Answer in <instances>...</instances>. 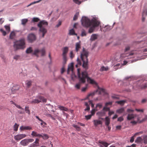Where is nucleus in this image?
<instances>
[{"label":"nucleus","mask_w":147,"mask_h":147,"mask_svg":"<svg viewBox=\"0 0 147 147\" xmlns=\"http://www.w3.org/2000/svg\"><path fill=\"white\" fill-rule=\"evenodd\" d=\"M92 116V115H85V117L86 119V120H88L90 119L91 118Z\"/></svg>","instance_id":"de8ad7c7"},{"label":"nucleus","mask_w":147,"mask_h":147,"mask_svg":"<svg viewBox=\"0 0 147 147\" xmlns=\"http://www.w3.org/2000/svg\"><path fill=\"white\" fill-rule=\"evenodd\" d=\"M15 32H11L10 35V38L11 39H13L15 37Z\"/></svg>","instance_id":"72a5a7b5"},{"label":"nucleus","mask_w":147,"mask_h":147,"mask_svg":"<svg viewBox=\"0 0 147 147\" xmlns=\"http://www.w3.org/2000/svg\"><path fill=\"white\" fill-rule=\"evenodd\" d=\"M0 57H1V59H3V61L5 62L6 61V58L5 57V56L3 55H0Z\"/></svg>","instance_id":"4d7b16f0"},{"label":"nucleus","mask_w":147,"mask_h":147,"mask_svg":"<svg viewBox=\"0 0 147 147\" xmlns=\"http://www.w3.org/2000/svg\"><path fill=\"white\" fill-rule=\"evenodd\" d=\"M73 64L72 63H71L70 65H68L67 71V74H69V72L71 71L73 73Z\"/></svg>","instance_id":"dca6fc26"},{"label":"nucleus","mask_w":147,"mask_h":147,"mask_svg":"<svg viewBox=\"0 0 147 147\" xmlns=\"http://www.w3.org/2000/svg\"><path fill=\"white\" fill-rule=\"evenodd\" d=\"M48 25V22L45 20L40 21L37 24V26L39 28V32L42 34V36L43 38L47 32L45 27Z\"/></svg>","instance_id":"20e7f679"},{"label":"nucleus","mask_w":147,"mask_h":147,"mask_svg":"<svg viewBox=\"0 0 147 147\" xmlns=\"http://www.w3.org/2000/svg\"><path fill=\"white\" fill-rule=\"evenodd\" d=\"M136 115L132 114H128L127 119L128 120H130L133 119L136 117Z\"/></svg>","instance_id":"2eb2a0df"},{"label":"nucleus","mask_w":147,"mask_h":147,"mask_svg":"<svg viewBox=\"0 0 147 147\" xmlns=\"http://www.w3.org/2000/svg\"><path fill=\"white\" fill-rule=\"evenodd\" d=\"M109 123L110 119L108 117H106L105 118V125L107 126H108Z\"/></svg>","instance_id":"7c9ffc66"},{"label":"nucleus","mask_w":147,"mask_h":147,"mask_svg":"<svg viewBox=\"0 0 147 147\" xmlns=\"http://www.w3.org/2000/svg\"><path fill=\"white\" fill-rule=\"evenodd\" d=\"M81 49V44L80 42H77L76 44L75 45V51L76 52H78L80 51Z\"/></svg>","instance_id":"4468645a"},{"label":"nucleus","mask_w":147,"mask_h":147,"mask_svg":"<svg viewBox=\"0 0 147 147\" xmlns=\"http://www.w3.org/2000/svg\"><path fill=\"white\" fill-rule=\"evenodd\" d=\"M96 114L99 116H101L104 114V113L100 111L97 112Z\"/></svg>","instance_id":"69168bd1"},{"label":"nucleus","mask_w":147,"mask_h":147,"mask_svg":"<svg viewBox=\"0 0 147 147\" xmlns=\"http://www.w3.org/2000/svg\"><path fill=\"white\" fill-rule=\"evenodd\" d=\"M5 27L6 30L9 32L10 31V28L9 26H5Z\"/></svg>","instance_id":"864d4df0"},{"label":"nucleus","mask_w":147,"mask_h":147,"mask_svg":"<svg viewBox=\"0 0 147 147\" xmlns=\"http://www.w3.org/2000/svg\"><path fill=\"white\" fill-rule=\"evenodd\" d=\"M88 52L83 47L82 51L80 52V57L83 62V67L87 69L88 68Z\"/></svg>","instance_id":"7ed1b4c3"},{"label":"nucleus","mask_w":147,"mask_h":147,"mask_svg":"<svg viewBox=\"0 0 147 147\" xmlns=\"http://www.w3.org/2000/svg\"><path fill=\"white\" fill-rule=\"evenodd\" d=\"M97 35L96 34H92L90 38V40L92 41H94L95 39H96L97 38Z\"/></svg>","instance_id":"5701e85b"},{"label":"nucleus","mask_w":147,"mask_h":147,"mask_svg":"<svg viewBox=\"0 0 147 147\" xmlns=\"http://www.w3.org/2000/svg\"><path fill=\"white\" fill-rule=\"evenodd\" d=\"M36 117L38 120L41 121V122L40 123V125H42L43 124H44L45 125H46L47 124L42 119H40L38 116H36Z\"/></svg>","instance_id":"bb28decb"},{"label":"nucleus","mask_w":147,"mask_h":147,"mask_svg":"<svg viewBox=\"0 0 147 147\" xmlns=\"http://www.w3.org/2000/svg\"><path fill=\"white\" fill-rule=\"evenodd\" d=\"M40 53L41 54V56H44L45 55V50L44 48H42L40 50H39L38 49H35L34 52L33 54L35 55L37 57H39L38 53Z\"/></svg>","instance_id":"423d86ee"},{"label":"nucleus","mask_w":147,"mask_h":147,"mask_svg":"<svg viewBox=\"0 0 147 147\" xmlns=\"http://www.w3.org/2000/svg\"><path fill=\"white\" fill-rule=\"evenodd\" d=\"M28 22V20L27 19H24L21 20L22 24L23 25H25Z\"/></svg>","instance_id":"cd10ccee"},{"label":"nucleus","mask_w":147,"mask_h":147,"mask_svg":"<svg viewBox=\"0 0 147 147\" xmlns=\"http://www.w3.org/2000/svg\"><path fill=\"white\" fill-rule=\"evenodd\" d=\"M125 111V109L124 108L122 107L121 108L117 109L116 110V112L118 113H123Z\"/></svg>","instance_id":"393cba45"},{"label":"nucleus","mask_w":147,"mask_h":147,"mask_svg":"<svg viewBox=\"0 0 147 147\" xmlns=\"http://www.w3.org/2000/svg\"><path fill=\"white\" fill-rule=\"evenodd\" d=\"M123 120V118L122 117H120L118 118L117 121L120 122L122 121Z\"/></svg>","instance_id":"052dcab7"},{"label":"nucleus","mask_w":147,"mask_h":147,"mask_svg":"<svg viewBox=\"0 0 147 147\" xmlns=\"http://www.w3.org/2000/svg\"><path fill=\"white\" fill-rule=\"evenodd\" d=\"M72 125L73 127L76 128L77 131H80V127L78 126L77 125L73 124Z\"/></svg>","instance_id":"ea45409f"},{"label":"nucleus","mask_w":147,"mask_h":147,"mask_svg":"<svg viewBox=\"0 0 147 147\" xmlns=\"http://www.w3.org/2000/svg\"><path fill=\"white\" fill-rule=\"evenodd\" d=\"M99 143L100 144L99 146L100 147H107L109 145L107 143L103 141L99 142Z\"/></svg>","instance_id":"f3484780"},{"label":"nucleus","mask_w":147,"mask_h":147,"mask_svg":"<svg viewBox=\"0 0 147 147\" xmlns=\"http://www.w3.org/2000/svg\"><path fill=\"white\" fill-rule=\"evenodd\" d=\"M61 110L67 111L68 110V109L63 106H59L58 107Z\"/></svg>","instance_id":"a878e982"},{"label":"nucleus","mask_w":147,"mask_h":147,"mask_svg":"<svg viewBox=\"0 0 147 147\" xmlns=\"http://www.w3.org/2000/svg\"><path fill=\"white\" fill-rule=\"evenodd\" d=\"M112 104V102H107L105 103V106L106 107L108 106L109 105H111Z\"/></svg>","instance_id":"680f3d73"},{"label":"nucleus","mask_w":147,"mask_h":147,"mask_svg":"<svg viewBox=\"0 0 147 147\" xmlns=\"http://www.w3.org/2000/svg\"><path fill=\"white\" fill-rule=\"evenodd\" d=\"M94 125L95 126H97L98 125L102 124V121H101L98 120H94L93 121Z\"/></svg>","instance_id":"a211bd4d"},{"label":"nucleus","mask_w":147,"mask_h":147,"mask_svg":"<svg viewBox=\"0 0 147 147\" xmlns=\"http://www.w3.org/2000/svg\"><path fill=\"white\" fill-rule=\"evenodd\" d=\"M29 107H26L25 108V111L26 113H28V115L30 114V111L29 110Z\"/></svg>","instance_id":"58836bf2"},{"label":"nucleus","mask_w":147,"mask_h":147,"mask_svg":"<svg viewBox=\"0 0 147 147\" xmlns=\"http://www.w3.org/2000/svg\"><path fill=\"white\" fill-rule=\"evenodd\" d=\"M69 34L70 35H76V34L75 33L74 30L73 29L70 30Z\"/></svg>","instance_id":"c9c22d12"},{"label":"nucleus","mask_w":147,"mask_h":147,"mask_svg":"<svg viewBox=\"0 0 147 147\" xmlns=\"http://www.w3.org/2000/svg\"><path fill=\"white\" fill-rule=\"evenodd\" d=\"M18 125H17L16 123L14 126V130L15 131H17L18 129Z\"/></svg>","instance_id":"a19ab883"},{"label":"nucleus","mask_w":147,"mask_h":147,"mask_svg":"<svg viewBox=\"0 0 147 147\" xmlns=\"http://www.w3.org/2000/svg\"><path fill=\"white\" fill-rule=\"evenodd\" d=\"M80 69L79 68L78 69L77 74L79 82L76 85L75 87L78 89L80 88V86L82 84L85 82V78L87 77L86 72L80 73Z\"/></svg>","instance_id":"f03ea898"},{"label":"nucleus","mask_w":147,"mask_h":147,"mask_svg":"<svg viewBox=\"0 0 147 147\" xmlns=\"http://www.w3.org/2000/svg\"><path fill=\"white\" fill-rule=\"evenodd\" d=\"M39 139L38 138H36L35 141L34 143L36 144L37 145H39Z\"/></svg>","instance_id":"774afa93"},{"label":"nucleus","mask_w":147,"mask_h":147,"mask_svg":"<svg viewBox=\"0 0 147 147\" xmlns=\"http://www.w3.org/2000/svg\"><path fill=\"white\" fill-rule=\"evenodd\" d=\"M134 54V53L132 52L130 53L129 54H125V53L122 54L121 55L120 57L121 59L125 58L126 57H129L133 56Z\"/></svg>","instance_id":"ddd939ff"},{"label":"nucleus","mask_w":147,"mask_h":147,"mask_svg":"<svg viewBox=\"0 0 147 147\" xmlns=\"http://www.w3.org/2000/svg\"><path fill=\"white\" fill-rule=\"evenodd\" d=\"M42 138L46 140L49 138V137L48 135L47 134H43Z\"/></svg>","instance_id":"c03bdc74"},{"label":"nucleus","mask_w":147,"mask_h":147,"mask_svg":"<svg viewBox=\"0 0 147 147\" xmlns=\"http://www.w3.org/2000/svg\"><path fill=\"white\" fill-rule=\"evenodd\" d=\"M143 139L141 137H138L135 141L136 143H142L143 141Z\"/></svg>","instance_id":"b1692460"},{"label":"nucleus","mask_w":147,"mask_h":147,"mask_svg":"<svg viewBox=\"0 0 147 147\" xmlns=\"http://www.w3.org/2000/svg\"><path fill=\"white\" fill-rule=\"evenodd\" d=\"M32 51V50L31 47H29L27 49L26 51V53L28 54L31 53Z\"/></svg>","instance_id":"473e14b6"},{"label":"nucleus","mask_w":147,"mask_h":147,"mask_svg":"<svg viewBox=\"0 0 147 147\" xmlns=\"http://www.w3.org/2000/svg\"><path fill=\"white\" fill-rule=\"evenodd\" d=\"M34 141V140L32 138L25 139L22 140L20 142V144L22 145L25 146L27 145L29 143L32 142Z\"/></svg>","instance_id":"1a4fd4ad"},{"label":"nucleus","mask_w":147,"mask_h":147,"mask_svg":"<svg viewBox=\"0 0 147 147\" xmlns=\"http://www.w3.org/2000/svg\"><path fill=\"white\" fill-rule=\"evenodd\" d=\"M106 107H104L103 109V110L109 111L110 110V108Z\"/></svg>","instance_id":"0e129e2a"},{"label":"nucleus","mask_w":147,"mask_h":147,"mask_svg":"<svg viewBox=\"0 0 147 147\" xmlns=\"http://www.w3.org/2000/svg\"><path fill=\"white\" fill-rule=\"evenodd\" d=\"M20 129L22 130H31L32 129V128L29 126H22L20 127Z\"/></svg>","instance_id":"aec40b11"},{"label":"nucleus","mask_w":147,"mask_h":147,"mask_svg":"<svg viewBox=\"0 0 147 147\" xmlns=\"http://www.w3.org/2000/svg\"><path fill=\"white\" fill-rule=\"evenodd\" d=\"M81 21L83 26L90 28L88 30V32L90 33L93 32L95 28L98 26L100 24V22L94 18L91 20L86 17H83Z\"/></svg>","instance_id":"f257e3e1"},{"label":"nucleus","mask_w":147,"mask_h":147,"mask_svg":"<svg viewBox=\"0 0 147 147\" xmlns=\"http://www.w3.org/2000/svg\"><path fill=\"white\" fill-rule=\"evenodd\" d=\"M20 58V56L19 55H15L13 57V59L16 60H18Z\"/></svg>","instance_id":"6e6d98bb"},{"label":"nucleus","mask_w":147,"mask_h":147,"mask_svg":"<svg viewBox=\"0 0 147 147\" xmlns=\"http://www.w3.org/2000/svg\"><path fill=\"white\" fill-rule=\"evenodd\" d=\"M125 101L124 100H120L119 101H117L116 102V103H117L118 104H120L121 106L124 105Z\"/></svg>","instance_id":"2f4dec72"},{"label":"nucleus","mask_w":147,"mask_h":147,"mask_svg":"<svg viewBox=\"0 0 147 147\" xmlns=\"http://www.w3.org/2000/svg\"><path fill=\"white\" fill-rule=\"evenodd\" d=\"M25 40L24 38H22L16 41L13 45V47L16 50L23 49L25 47Z\"/></svg>","instance_id":"39448f33"},{"label":"nucleus","mask_w":147,"mask_h":147,"mask_svg":"<svg viewBox=\"0 0 147 147\" xmlns=\"http://www.w3.org/2000/svg\"><path fill=\"white\" fill-rule=\"evenodd\" d=\"M130 47L129 46H126L124 50L125 52H126V51H129L130 49Z\"/></svg>","instance_id":"09e8293b"},{"label":"nucleus","mask_w":147,"mask_h":147,"mask_svg":"<svg viewBox=\"0 0 147 147\" xmlns=\"http://www.w3.org/2000/svg\"><path fill=\"white\" fill-rule=\"evenodd\" d=\"M27 38L28 42L32 43L36 40V37L33 33H30L28 36Z\"/></svg>","instance_id":"6e6552de"},{"label":"nucleus","mask_w":147,"mask_h":147,"mask_svg":"<svg viewBox=\"0 0 147 147\" xmlns=\"http://www.w3.org/2000/svg\"><path fill=\"white\" fill-rule=\"evenodd\" d=\"M68 50L69 48L68 47H65L63 49V53L62 55L63 57L64 64H65L67 61V54L68 53Z\"/></svg>","instance_id":"0eeeda50"},{"label":"nucleus","mask_w":147,"mask_h":147,"mask_svg":"<svg viewBox=\"0 0 147 147\" xmlns=\"http://www.w3.org/2000/svg\"><path fill=\"white\" fill-rule=\"evenodd\" d=\"M144 14V16H146L147 15V10L145 9L143 10V12L142 13V16L143 14Z\"/></svg>","instance_id":"8fccbe9b"},{"label":"nucleus","mask_w":147,"mask_h":147,"mask_svg":"<svg viewBox=\"0 0 147 147\" xmlns=\"http://www.w3.org/2000/svg\"><path fill=\"white\" fill-rule=\"evenodd\" d=\"M26 84L27 86L29 87L31 85L32 82L31 81H28Z\"/></svg>","instance_id":"603ef678"},{"label":"nucleus","mask_w":147,"mask_h":147,"mask_svg":"<svg viewBox=\"0 0 147 147\" xmlns=\"http://www.w3.org/2000/svg\"><path fill=\"white\" fill-rule=\"evenodd\" d=\"M85 105L86 106V108L85 109V111H88L90 110V107L88 103L87 102H85Z\"/></svg>","instance_id":"c756f323"},{"label":"nucleus","mask_w":147,"mask_h":147,"mask_svg":"<svg viewBox=\"0 0 147 147\" xmlns=\"http://www.w3.org/2000/svg\"><path fill=\"white\" fill-rule=\"evenodd\" d=\"M73 1L76 4L80 5L81 3V2L78 0H73Z\"/></svg>","instance_id":"3c124183"},{"label":"nucleus","mask_w":147,"mask_h":147,"mask_svg":"<svg viewBox=\"0 0 147 147\" xmlns=\"http://www.w3.org/2000/svg\"><path fill=\"white\" fill-rule=\"evenodd\" d=\"M105 92V90L104 89L100 88L99 87H98L97 90L96 91V92H98L99 94H101L102 92Z\"/></svg>","instance_id":"4be33fe9"},{"label":"nucleus","mask_w":147,"mask_h":147,"mask_svg":"<svg viewBox=\"0 0 147 147\" xmlns=\"http://www.w3.org/2000/svg\"><path fill=\"white\" fill-rule=\"evenodd\" d=\"M39 100L37 99H35L34 100L31 102L32 103H39L40 102H45L47 101V99L44 98L43 97L41 96H40L38 98Z\"/></svg>","instance_id":"9d476101"},{"label":"nucleus","mask_w":147,"mask_h":147,"mask_svg":"<svg viewBox=\"0 0 147 147\" xmlns=\"http://www.w3.org/2000/svg\"><path fill=\"white\" fill-rule=\"evenodd\" d=\"M38 134L36 132L33 131L31 133V135L32 136L35 137H37Z\"/></svg>","instance_id":"79ce46f5"},{"label":"nucleus","mask_w":147,"mask_h":147,"mask_svg":"<svg viewBox=\"0 0 147 147\" xmlns=\"http://www.w3.org/2000/svg\"><path fill=\"white\" fill-rule=\"evenodd\" d=\"M37 30V28L36 27H32L30 29V31H36Z\"/></svg>","instance_id":"bf43d9fd"},{"label":"nucleus","mask_w":147,"mask_h":147,"mask_svg":"<svg viewBox=\"0 0 147 147\" xmlns=\"http://www.w3.org/2000/svg\"><path fill=\"white\" fill-rule=\"evenodd\" d=\"M0 31L3 33V36H5L6 35V32L3 29H0Z\"/></svg>","instance_id":"5fc2aeb1"},{"label":"nucleus","mask_w":147,"mask_h":147,"mask_svg":"<svg viewBox=\"0 0 147 147\" xmlns=\"http://www.w3.org/2000/svg\"><path fill=\"white\" fill-rule=\"evenodd\" d=\"M86 32L85 31V30H82V33L81 34V36H86Z\"/></svg>","instance_id":"a18cd8bd"},{"label":"nucleus","mask_w":147,"mask_h":147,"mask_svg":"<svg viewBox=\"0 0 147 147\" xmlns=\"http://www.w3.org/2000/svg\"><path fill=\"white\" fill-rule=\"evenodd\" d=\"M61 24V22L60 21L59 22L58 24L56 25L55 27L57 28L59 27Z\"/></svg>","instance_id":"338daca9"},{"label":"nucleus","mask_w":147,"mask_h":147,"mask_svg":"<svg viewBox=\"0 0 147 147\" xmlns=\"http://www.w3.org/2000/svg\"><path fill=\"white\" fill-rule=\"evenodd\" d=\"M108 69L109 68L108 67H105L103 66L100 68V70L101 71H107Z\"/></svg>","instance_id":"c85d7f7f"},{"label":"nucleus","mask_w":147,"mask_h":147,"mask_svg":"<svg viewBox=\"0 0 147 147\" xmlns=\"http://www.w3.org/2000/svg\"><path fill=\"white\" fill-rule=\"evenodd\" d=\"M40 20L39 18H34L32 20V21L34 22H37Z\"/></svg>","instance_id":"4c0bfd02"},{"label":"nucleus","mask_w":147,"mask_h":147,"mask_svg":"<svg viewBox=\"0 0 147 147\" xmlns=\"http://www.w3.org/2000/svg\"><path fill=\"white\" fill-rule=\"evenodd\" d=\"M113 28L112 26H109L108 25L105 26L103 28L104 32H107L111 30Z\"/></svg>","instance_id":"6ab92c4d"},{"label":"nucleus","mask_w":147,"mask_h":147,"mask_svg":"<svg viewBox=\"0 0 147 147\" xmlns=\"http://www.w3.org/2000/svg\"><path fill=\"white\" fill-rule=\"evenodd\" d=\"M86 72V74L87 77L85 78V81H86V79H87V81L89 83L94 84H97L96 82L93 80L91 79L88 76V74L86 71H84L82 72V73Z\"/></svg>","instance_id":"f8f14e48"},{"label":"nucleus","mask_w":147,"mask_h":147,"mask_svg":"<svg viewBox=\"0 0 147 147\" xmlns=\"http://www.w3.org/2000/svg\"><path fill=\"white\" fill-rule=\"evenodd\" d=\"M77 63L79 65H81V60L78 58L77 59Z\"/></svg>","instance_id":"e2e57ef3"},{"label":"nucleus","mask_w":147,"mask_h":147,"mask_svg":"<svg viewBox=\"0 0 147 147\" xmlns=\"http://www.w3.org/2000/svg\"><path fill=\"white\" fill-rule=\"evenodd\" d=\"M143 140H144V142L145 144L147 143V136L145 135L143 137Z\"/></svg>","instance_id":"e433bc0d"},{"label":"nucleus","mask_w":147,"mask_h":147,"mask_svg":"<svg viewBox=\"0 0 147 147\" xmlns=\"http://www.w3.org/2000/svg\"><path fill=\"white\" fill-rule=\"evenodd\" d=\"M79 15V13L78 12H76V14H75L74 18H73V20L75 21L78 18V17Z\"/></svg>","instance_id":"f704fd0d"},{"label":"nucleus","mask_w":147,"mask_h":147,"mask_svg":"<svg viewBox=\"0 0 147 147\" xmlns=\"http://www.w3.org/2000/svg\"><path fill=\"white\" fill-rule=\"evenodd\" d=\"M96 111V109H92L91 111V115H92V116L93 115H94L95 112Z\"/></svg>","instance_id":"37998d69"},{"label":"nucleus","mask_w":147,"mask_h":147,"mask_svg":"<svg viewBox=\"0 0 147 147\" xmlns=\"http://www.w3.org/2000/svg\"><path fill=\"white\" fill-rule=\"evenodd\" d=\"M102 107V103H99L96 105L95 109H96V111H97L98 110V109H101Z\"/></svg>","instance_id":"412c9836"},{"label":"nucleus","mask_w":147,"mask_h":147,"mask_svg":"<svg viewBox=\"0 0 147 147\" xmlns=\"http://www.w3.org/2000/svg\"><path fill=\"white\" fill-rule=\"evenodd\" d=\"M46 116L47 117H51L52 119L55 120V118L53 117L52 115L50 114H47L46 115Z\"/></svg>","instance_id":"13d9d810"},{"label":"nucleus","mask_w":147,"mask_h":147,"mask_svg":"<svg viewBox=\"0 0 147 147\" xmlns=\"http://www.w3.org/2000/svg\"><path fill=\"white\" fill-rule=\"evenodd\" d=\"M26 136V135L25 134H19L15 136H14V139L17 141H18L21 139L25 138Z\"/></svg>","instance_id":"9b49d317"},{"label":"nucleus","mask_w":147,"mask_h":147,"mask_svg":"<svg viewBox=\"0 0 147 147\" xmlns=\"http://www.w3.org/2000/svg\"><path fill=\"white\" fill-rule=\"evenodd\" d=\"M96 91L95 92H92L91 93H90L88 94V96H87V98H88L90 96H93L95 94V93H96Z\"/></svg>","instance_id":"49530a36"}]
</instances>
